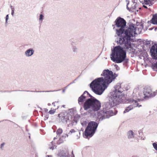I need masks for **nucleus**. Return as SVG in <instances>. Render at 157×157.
<instances>
[{"label": "nucleus", "mask_w": 157, "mask_h": 157, "mask_svg": "<svg viewBox=\"0 0 157 157\" xmlns=\"http://www.w3.org/2000/svg\"><path fill=\"white\" fill-rule=\"evenodd\" d=\"M139 90L138 88L135 89L133 92L132 96L133 98H137L138 100L143 101L144 99H147L145 95H144V93L143 94H139Z\"/></svg>", "instance_id": "10"}, {"label": "nucleus", "mask_w": 157, "mask_h": 157, "mask_svg": "<svg viewBox=\"0 0 157 157\" xmlns=\"http://www.w3.org/2000/svg\"><path fill=\"white\" fill-rule=\"evenodd\" d=\"M138 5L136 3H133V4L130 6H129V3L128 2L127 4V8L129 11H138V10L140 9V8H137Z\"/></svg>", "instance_id": "14"}, {"label": "nucleus", "mask_w": 157, "mask_h": 157, "mask_svg": "<svg viewBox=\"0 0 157 157\" xmlns=\"http://www.w3.org/2000/svg\"><path fill=\"white\" fill-rule=\"evenodd\" d=\"M112 97L111 100H110L109 104L111 107L116 106L119 105L120 103L122 102L123 100L124 97L122 96H118L115 94H112Z\"/></svg>", "instance_id": "8"}, {"label": "nucleus", "mask_w": 157, "mask_h": 157, "mask_svg": "<svg viewBox=\"0 0 157 157\" xmlns=\"http://www.w3.org/2000/svg\"><path fill=\"white\" fill-rule=\"evenodd\" d=\"M5 144V143H2L1 144V149H2L3 148L4 145Z\"/></svg>", "instance_id": "28"}, {"label": "nucleus", "mask_w": 157, "mask_h": 157, "mask_svg": "<svg viewBox=\"0 0 157 157\" xmlns=\"http://www.w3.org/2000/svg\"><path fill=\"white\" fill-rule=\"evenodd\" d=\"M98 126V124L94 121L89 122L85 131V136L86 137H91L94 134Z\"/></svg>", "instance_id": "7"}, {"label": "nucleus", "mask_w": 157, "mask_h": 157, "mask_svg": "<svg viewBox=\"0 0 157 157\" xmlns=\"http://www.w3.org/2000/svg\"><path fill=\"white\" fill-rule=\"evenodd\" d=\"M58 108V106L57 105V106L55 108V109H51V110H50L48 112V113H49L50 114H54L55 113V112L56 110Z\"/></svg>", "instance_id": "18"}, {"label": "nucleus", "mask_w": 157, "mask_h": 157, "mask_svg": "<svg viewBox=\"0 0 157 157\" xmlns=\"http://www.w3.org/2000/svg\"><path fill=\"white\" fill-rule=\"evenodd\" d=\"M64 106H65V105H63V107H64Z\"/></svg>", "instance_id": "34"}, {"label": "nucleus", "mask_w": 157, "mask_h": 157, "mask_svg": "<svg viewBox=\"0 0 157 157\" xmlns=\"http://www.w3.org/2000/svg\"><path fill=\"white\" fill-rule=\"evenodd\" d=\"M115 90L112 93V94H115L118 96H122L124 97V95L122 93V90L121 88V84L117 83L115 87Z\"/></svg>", "instance_id": "12"}, {"label": "nucleus", "mask_w": 157, "mask_h": 157, "mask_svg": "<svg viewBox=\"0 0 157 157\" xmlns=\"http://www.w3.org/2000/svg\"><path fill=\"white\" fill-rule=\"evenodd\" d=\"M103 112L102 111H100L99 112H98L97 113V115L98 116H100V114H102V113H103Z\"/></svg>", "instance_id": "27"}, {"label": "nucleus", "mask_w": 157, "mask_h": 157, "mask_svg": "<svg viewBox=\"0 0 157 157\" xmlns=\"http://www.w3.org/2000/svg\"><path fill=\"white\" fill-rule=\"evenodd\" d=\"M152 21L154 24H157V14L154 15L153 16Z\"/></svg>", "instance_id": "17"}, {"label": "nucleus", "mask_w": 157, "mask_h": 157, "mask_svg": "<svg viewBox=\"0 0 157 157\" xmlns=\"http://www.w3.org/2000/svg\"><path fill=\"white\" fill-rule=\"evenodd\" d=\"M52 104L54 106H56V108L57 106V105L58 106V107H59L58 102V101L54 102L52 103Z\"/></svg>", "instance_id": "23"}, {"label": "nucleus", "mask_w": 157, "mask_h": 157, "mask_svg": "<svg viewBox=\"0 0 157 157\" xmlns=\"http://www.w3.org/2000/svg\"><path fill=\"white\" fill-rule=\"evenodd\" d=\"M48 110L47 109H44V111L45 113H47L48 112Z\"/></svg>", "instance_id": "29"}, {"label": "nucleus", "mask_w": 157, "mask_h": 157, "mask_svg": "<svg viewBox=\"0 0 157 157\" xmlns=\"http://www.w3.org/2000/svg\"><path fill=\"white\" fill-rule=\"evenodd\" d=\"M115 25L118 28L116 29V34L120 36L124 34V28L126 25V21L123 18L120 17H118L115 21Z\"/></svg>", "instance_id": "5"}, {"label": "nucleus", "mask_w": 157, "mask_h": 157, "mask_svg": "<svg viewBox=\"0 0 157 157\" xmlns=\"http://www.w3.org/2000/svg\"><path fill=\"white\" fill-rule=\"evenodd\" d=\"M65 140V138L63 137V136H62V137H61L59 140V143H61L63 142V141H64Z\"/></svg>", "instance_id": "22"}, {"label": "nucleus", "mask_w": 157, "mask_h": 157, "mask_svg": "<svg viewBox=\"0 0 157 157\" xmlns=\"http://www.w3.org/2000/svg\"><path fill=\"white\" fill-rule=\"evenodd\" d=\"M43 17H44V16L42 14H40V19H39L40 20H42L43 19Z\"/></svg>", "instance_id": "26"}, {"label": "nucleus", "mask_w": 157, "mask_h": 157, "mask_svg": "<svg viewBox=\"0 0 157 157\" xmlns=\"http://www.w3.org/2000/svg\"><path fill=\"white\" fill-rule=\"evenodd\" d=\"M137 28L133 24H131L124 30V34L120 36L118 43L121 45H124V48L130 51L132 49L130 41L132 39L131 37L135 36V34H139L140 32H137Z\"/></svg>", "instance_id": "2"}, {"label": "nucleus", "mask_w": 157, "mask_h": 157, "mask_svg": "<svg viewBox=\"0 0 157 157\" xmlns=\"http://www.w3.org/2000/svg\"><path fill=\"white\" fill-rule=\"evenodd\" d=\"M89 95L90 98L86 100L83 105L84 109L85 110L95 112L99 110L101 106L100 102L96 99L92 97L87 91H85L83 94L79 98L78 101L80 105L83 104L86 98Z\"/></svg>", "instance_id": "3"}, {"label": "nucleus", "mask_w": 157, "mask_h": 157, "mask_svg": "<svg viewBox=\"0 0 157 157\" xmlns=\"http://www.w3.org/2000/svg\"><path fill=\"white\" fill-rule=\"evenodd\" d=\"M12 11L11 14L12 15H13V14L14 13V10H13V8H12Z\"/></svg>", "instance_id": "32"}, {"label": "nucleus", "mask_w": 157, "mask_h": 157, "mask_svg": "<svg viewBox=\"0 0 157 157\" xmlns=\"http://www.w3.org/2000/svg\"><path fill=\"white\" fill-rule=\"evenodd\" d=\"M150 52L152 58L157 59V44H155L151 47Z\"/></svg>", "instance_id": "13"}, {"label": "nucleus", "mask_w": 157, "mask_h": 157, "mask_svg": "<svg viewBox=\"0 0 157 157\" xmlns=\"http://www.w3.org/2000/svg\"><path fill=\"white\" fill-rule=\"evenodd\" d=\"M101 75L104 76L95 79L90 84V86L96 94L100 95L102 94L109 84L115 78L112 71L105 70Z\"/></svg>", "instance_id": "1"}, {"label": "nucleus", "mask_w": 157, "mask_h": 157, "mask_svg": "<svg viewBox=\"0 0 157 157\" xmlns=\"http://www.w3.org/2000/svg\"><path fill=\"white\" fill-rule=\"evenodd\" d=\"M152 145L154 149L157 151V144L155 143H153Z\"/></svg>", "instance_id": "24"}, {"label": "nucleus", "mask_w": 157, "mask_h": 157, "mask_svg": "<svg viewBox=\"0 0 157 157\" xmlns=\"http://www.w3.org/2000/svg\"><path fill=\"white\" fill-rule=\"evenodd\" d=\"M156 0H143L142 1V4L143 5V7L145 8H147V7L145 5H148L149 6H152L156 2Z\"/></svg>", "instance_id": "15"}, {"label": "nucleus", "mask_w": 157, "mask_h": 157, "mask_svg": "<svg viewBox=\"0 0 157 157\" xmlns=\"http://www.w3.org/2000/svg\"><path fill=\"white\" fill-rule=\"evenodd\" d=\"M128 138H132L133 137V132L132 131H130L128 132Z\"/></svg>", "instance_id": "20"}, {"label": "nucleus", "mask_w": 157, "mask_h": 157, "mask_svg": "<svg viewBox=\"0 0 157 157\" xmlns=\"http://www.w3.org/2000/svg\"><path fill=\"white\" fill-rule=\"evenodd\" d=\"M128 102L129 103H132L133 105H131L127 107L124 111V113L128 112L129 111L133 109L134 108L137 107H140L141 106V105H140L139 104L137 103V101L134 100L133 99H128Z\"/></svg>", "instance_id": "9"}, {"label": "nucleus", "mask_w": 157, "mask_h": 157, "mask_svg": "<svg viewBox=\"0 0 157 157\" xmlns=\"http://www.w3.org/2000/svg\"><path fill=\"white\" fill-rule=\"evenodd\" d=\"M47 157H52V156L51 155H47L46 156Z\"/></svg>", "instance_id": "33"}, {"label": "nucleus", "mask_w": 157, "mask_h": 157, "mask_svg": "<svg viewBox=\"0 0 157 157\" xmlns=\"http://www.w3.org/2000/svg\"><path fill=\"white\" fill-rule=\"evenodd\" d=\"M59 117V120L63 123H67L68 122L72 121L76 122L77 120L80 117L78 115H76L75 117V118L76 117V119H72L71 116L69 113H62L58 114Z\"/></svg>", "instance_id": "6"}, {"label": "nucleus", "mask_w": 157, "mask_h": 157, "mask_svg": "<svg viewBox=\"0 0 157 157\" xmlns=\"http://www.w3.org/2000/svg\"><path fill=\"white\" fill-rule=\"evenodd\" d=\"M62 132L63 130L62 129L59 128L56 132V133L57 135H59V136L61 133H62Z\"/></svg>", "instance_id": "21"}, {"label": "nucleus", "mask_w": 157, "mask_h": 157, "mask_svg": "<svg viewBox=\"0 0 157 157\" xmlns=\"http://www.w3.org/2000/svg\"><path fill=\"white\" fill-rule=\"evenodd\" d=\"M33 50L32 49L30 48L26 52L25 54L27 56H30L33 54Z\"/></svg>", "instance_id": "16"}, {"label": "nucleus", "mask_w": 157, "mask_h": 157, "mask_svg": "<svg viewBox=\"0 0 157 157\" xmlns=\"http://www.w3.org/2000/svg\"><path fill=\"white\" fill-rule=\"evenodd\" d=\"M152 68L154 71H157V62L152 65Z\"/></svg>", "instance_id": "19"}, {"label": "nucleus", "mask_w": 157, "mask_h": 157, "mask_svg": "<svg viewBox=\"0 0 157 157\" xmlns=\"http://www.w3.org/2000/svg\"><path fill=\"white\" fill-rule=\"evenodd\" d=\"M8 18H9V16H8V15H7L6 16V21L7 22V20H8Z\"/></svg>", "instance_id": "31"}, {"label": "nucleus", "mask_w": 157, "mask_h": 157, "mask_svg": "<svg viewBox=\"0 0 157 157\" xmlns=\"http://www.w3.org/2000/svg\"><path fill=\"white\" fill-rule=\"evenodd\" d=\"M144 95H145L147 99L149 98H153L157 95V90L152 92V89L150 87H147L144 89Z\"/></svg>", "instance_id": "11"}, {"label": "nucleus", "mask_w": 157, "mask_h": 157, "mask_svg": "<svg viewBox=\"0 0 157 157\" xmlns=\"http://www.w3.org/2000/svg\"><path fill=\"white\" fill-rule=\"evenodd\" d=\"M111 59L117 63H120L124 60H128L125 59L126 53L123 48L119 46L115 47L111 55Z\"/></svg>", "instance_id": "4"}, {"label": "nucleus", "mask_w": 157, "mask_h": 157, "mask_svg": "<svg viewBox=\"0 0 157 157\" xmlns=\"http://www.w3.org/2000/svg\"><path fill=\"white\" fill-rule=\"evenodd\" d=\"M75 132V131L74 129H71L70 132L68 133V134L70 135H71L72 133Z\"/></svg>", "instance_id": "25"}, {"label": "nucleus", "mask_w": 157, "mask_h": 157, "mask_svg": "<svg viewBox=\"0 0 157 157\" xmlns=\"http://www.w3.org/2000/svg\"><path fill=\"white\" fill-rule=\"evenodd\" d=\"M48 148L50 149H51L52 150H53L54 148V147L53 146H49Z\"/></svg>", "instance_id": "30"}]
</instances>
